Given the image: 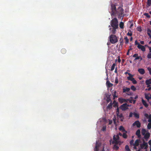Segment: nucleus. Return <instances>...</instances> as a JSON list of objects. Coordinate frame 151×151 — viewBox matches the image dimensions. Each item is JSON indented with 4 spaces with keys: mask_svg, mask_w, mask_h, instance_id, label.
Segmentation results:
<instances>
[{
    "mask_svg": "<svg viewBox=\"0 0 151 151\" xmlns=\"http://www.w3.org/2000/svg\"><path fill=\"white\" fill-rule=\"evenodd\" d=\"M110 25L112 27L111 30L112 33L115 34L116 32V29L118 28L119 24L118 19H112L110 22Z\"/></svg>",
    "mask_w": 151,
    "mask_h": 151,
    "instance_id": "nucleus-1",
    "label": "nucleus"
},
{
    "mask_svg": "<svg viewBox=\"0 0 151 151\" xmlns=\"http://www.w3.org/2000/svg\"><path fill=\"white\" fill-rule=\"evenodd\" d=\"M109 40L111 43L114 44L118 42V39L117 37L115 35H111L109 36Z\"/></svg>",
    "mask_w": 151,
    "mask_h": 151,
    "instance_id": "nucleus-2",
    "label": "nucleus"
},
{
    "mask_svg": "<svg viewBox=\"0 0 151 151\" xmlns=\"http://www.w3.org/2000/svg\"><path fill=\"white\" fill-rule=\"evenodd\" d=\"M116 115H117V116L120 119V121L121 122H123V121L124 117L123 116V114L122 113L120 114H119V108H117L116 109Z\"/></svg>",
    "mask_w": 151,
    "mask_h": 151,
    "instance_id": "nucleus-3",
    "label": "nucleus"
},
{
    "mask_svg": "<svg viewBox=\"0 0 151 151\" xmlns=\"http://www.w3.org/2000/svg\"><path fill=\"white\" fill-rule=\"evenodd\" d=\"M118 100L119 102L121 104H122L123 103H127L129 101L130 103H132V99L129 100L128 99H123L122 98H119Z\"/></svg>",
    "mask_w": 151,
    "mask_h": 151,
    "instance_id": "nucleus-4",
    "label": "nucleus"
},
{
    "mask_svg": "<svg viewBox=\"0 0 151 151\" xmlns=\"http://www.w3.org/2000/svg\"><path fill=\"white\" fill-rule=\"evenodd\" d=\"M129 106H130V105H129L125 103L123 104L121 106H120L119 108L120 109H122V110L124 111L126 109H128V107Z\"/></svg>",
    "mask_w": 151,
    "mask_h": 151,
    "instance_id": "nucleus-5",
    "label": "nucleus"
},
{
    "mask_svg": "<svg viewBox=\"0 0 151 151\" xmlns=\"http://www.w3.org/2000/svg\"><path fill=\"white\" fill-rule=\"evenodd\" d=\"M130 71L128 70L125 73V74L126 75H128V76L127 77V80L132 81V75L129 73Z\"/></svg>",
    "mask_w": 151,
    "mask_h": 151,
    "instance_id": "nucleus-6",
    "label": "nucleus"
},
{
    "mask_svg": "<svg viewBox=\"0 0 151 151\" xmlns=\"http://www.w3.org/2000/svg\"><path fill=\"white\" fill-rule=\"evenodd\" d=\"M140 123L139 121H136L133 123V127L136 126L137 128H140Z\"/></svg>",
    "mask_w": 151,
    "mask_h": 151,
    "instance_id": "nucleus-7",
    "label": "nucleus"
},
{
    "mask_svg": "<svg viewBox=\"0 0 151 151\" xmlns=\"http://www.w3.org/2000/svg\"><path fill=\"white\" fill-rule=\"evenodd\" d=\"M140 147L142 149H147L148 148V144L147 143H145V142H144L142 145L140 146Z\"/></svg>",
    "mask_w": 151,
    "mask_h": 151,
    "instance_id": "nucleus-8",
    "label": "nucleus"
},
{
    "mask_svg": "<svg viewBox=\"0 0 151 151\" xmlns=\"http://www.w3.org/2000/svg\"><path fill=\"white\" fill-rule=\"evenodd\" d=\"M137 47L138 49H140L143 52H144L145 50V47L141 44H139L138 45H137Z\"/></svg>",
    "mask_w": 151,
    "mask_h": 151,
    "instance_id": "nucleus-9",
    "label": "nucleus"
},
{
    "mask_svg": "<svg viewBox=\"0 0 151 151\" xmlns=\"http://www.w3.org/2000/svg\"><path fill=\"white\" fill-rule=\"evenodd\" d=\"M145 83L147 85V88L150 86V84H151V78L146 80L145 81Z\"/></svg>",
    "mask_w": 151,
    "mask_h": 151,
    "instance_id": "nucleus-10",
    "label": "nucleus"
},
{
    "mask_svg": "<svg viewBox=\"0 0 151 151\" xmlns=\"http://www.w3.org/2000/svg\"><path fill=\"white\" fill-rule=\"evenodd\" d=\"M138 72L140 74L143 75L145 73V70L143 68H139L138 70Z\"/></svg>",
    "mask_w": 151,
    "mask_h": 151,
    "instance_id": "nucleus-11",
    "label": "nucleus"
},
{
    "mask_svg": "<svg viewBox=\"0 0 151 151\" xmlns=\"http://www.w3.org/2000/svg\"><path fill=\"white\" fill-rule=\"evenodd\" d=\"M106 84L107 86L108 87V88L111 87L113 85V84L111 83H110L109 81H106Z\"/></svg>",
    "mask_w": 151,
    "mask_h": 151,
    "instance_id": "nucleus-12",
    "label": "nucleus"
},
{
    "mask_svg": "<svg viewBox=\"0 0 151 151\" xmlns=\"http://www.w3.org/2000/svg\"><path fill=\"white\" fill-rule=\"evenodd\" d=\"M130 90V88H123V93H128L129 92Z\"/></svg>",
    "mask_w": 151,
    "mask_h": 151,
    "instance_id": "nucleus-13",
    "label": "nucleus"
},
{
    "mask_svg": "<svg viewBox=\"0 0 151 151\" xmlns=\"http://www.w3.org/2000/svg\"><path fill=\"white\" fill-rule=\"evenodd\" d=\"M132 56L129 57L127 58V63L128 64H130L132 63Z\"/></svg>",
    "mask_w": 151,
    "mask_h": 151,
    "instance_id": "nucleus-14",
    "label": "nucleus"
},
{
    "mask_svg": "<svg viewBox=\"0 0 151 151\" xmlns=\"http://www.w3.org/2000/svg\"><path fill=\"white\" fill-rule=\"evenodd\" d=\"M142 103L143 104V105H144L145 107L147 108V107L148 106V104L147 103L146 101H145L142 98Z\"/></svg>",
    "mask_w": 151,
    "mask_h": 151,
    "instance_id": "nucleus-15",
    "label": "nucleus"
},
{
    "mask_svg": "<svg viewBox=\"0 0 151 151\" xmlns=\"http://www.w3.org/2000/svg\"><path fill=\"white\" fill-rule=\"evenodd\" d=\"M150 134L149 133H146L144 135V138L145 139H147L150 137Z\"/></svg>",
    "mask_w": 151,
    "mask_h": 151,
    "instance_id": "nucleus-16",
    "label": "nucleus"
},
{
    "mask_svg": "<svg viewBox=\"0 0 151 151\" xmlns=\"http://www.w3.org/2000/svg\"><path fill=\"white\" fill-rule=\"evenodd\" d=\"M113 139L114 140H119V137L118 135H117L116 136L114 135L113 137Z\"/></svg>",
    "mask_w": 151,
    "mask_h": 151,
    "instance_id": "nucleus-17",
    "label": "nucleus"
},
{
    "mask_svg": "<svg viewBox=\"0 0 151 151\" xmlns=\"http://www.w3.org/2000/svg\"><path fill=\"white\" fill-rule=\"evenodd\" d=\"M113 106L116 108L117 107V108H118V103L116 102L115 100H114L113 102Z\"/></svg>",
    "mask_w": 151,
    "mask_h": 151,
    "instance_id": "nucleus-18",
    "label": "nucleus"
},
{
    "mask_svg": "<svg viewBox=\"0 0 151 151\" xmlns=\"http://www.w3.org/2000/svg\"><path fill=\"white\" fill-rule=\"evenodd\" d=\"M119 131H122L123 132H125L126 131L124 128V127L122 126L120 127L119 128Z\"/></svg>",
    "mask_w": 151,
    "mask_h": 151,
    "instance_id": "nucleus-19",
    "label": "nucleus"
},
{
    "mask_svg": "<svg viewBox=\"0 0 151 151\" xmlns=\"http://www.w3.org/2000/svg\"><path fill=\"white\" fill-rule=\"evenodd\" d=\"M133 115L134 116V117L137 119L139 118V115L138 113L134 112L133 113Z\"/></svg>",
    "mask_w": 151,
    "mask_h": 151,
    "instance_id": "nucleus-20",
    "label": "nucleus"
},
{
    "mask_svg": "<svg viewBox=\"0 0 151 151\" xmlns=\"http://www.w3.org/2000/svg\"><path fill=\"white\" fill-rule=\"evenodd\" d=\"M139 145V140H137L135 141L134 144H133V146H138Z\"/></svg>",
    "mask_w": 151,
    "mask_h": 151,
    "instance_id": "nucleus-21",
    "label": "nucleus"
},
{
    "mask_svg": "<svg viewBox=\"0 0 151 151\" xmlns=\"http://www.w3.org/2000/svg\"><path fill=\"white\" fill-rule=\"evenodd\" d=\"M112 104L111 102L107 106V109H110L112 108Z\"/></svg>",
    "mask_w": 151,
    "mask_h": 151,
    "instance_id": "nucleus-22",
    "label": "nucleus"
},
{
    "mask_svg": "<svg viewBox=\"0 0 151 151\" xmlns=\"http://www.w3.org/2000/svg\"><path fill=\"white\" fill-rule=\"evenodd\" d=\"M99 146L97 145V143H96L95 147V148L94 149V151H99Z\"/></svg>",
    "mask_w": 151,
    "mask_h": 151,
    "instance_id": "nucleus-23",
    "label": "nucleus"
},
{
    "mask_svg": "<svg viewBox=\"0 0 151 151\" xmlns=\"http://www.w3.org/2000/svg\"><path fill=\"white\" fill-rule=\"evenodd\" d=\"M119 146L116 145H114L113 146V149L116 150H117L119 149Z\"/></svg>",
    "mask_w": 151,
    "mask_h": 151,
    "instance_id": "nucleus-24",
    "label": "nucleus"
},
{
    "mask_svg": "<svg viewBox=\"0 0 151 151\" xmlns=\"http://www.w3.org/2000/svg\"><path fill=\"white\" fill-rule=\"evenodd\" d=\"M136 135L138 137H140V130L139 129L137 130L136 133Z\"/></svg>",
    "mask_w": 151,
    "mask_h": 151,
    "instance_id": "nucleus-25",
    "label": "nucleus"
},
{
    "mask_svg": "<svg viewBox=\"0 0 151 151\" xmlns=\"http://www.w3.org/2000/svg\"><path fill=\"white\" fill-rule=\"evenodd\" d=\"M112 143L113 144H115L114 145H117L119 143V141L118 140H114L112 142Z\"/></svg>",
    "mask_w": 151,
    "mask_h": 151,
    "instance_id": "nucleus-26",
    "label": "nucleus"
},
{
    "mask_svg": "<svg viewBox=\"0 0 151 151\" xmlns=\"http://www.w3.org/2000/svg\"><path fill=\"white\" fill-rule=\"evenodd\" d=\"M151 5V0H147V6L148 7Z\"/></svg>",
    "mask_w": 151,
    "mask_h": 151,
    "instance_id": "nucleus-27",
    "label": "nucleus"
},
{
    "mask_svg": "<svg viewBox=\"0 0 151 151\" xmlns=\"http://www.w3.org/2000/svg\"><path fill=\"white\" fill-rule=\"evenodd\" d=\"M119 27L121 29H123L124 27V23L121 22L119 24Z\"/></svg>",
    "mask_w": 151,
    "mask_h": 151,
    "instance_id": "nucleus-28",
    "label": "nucleus"
},
{
    "mask_svg": "<svg viewBox=\"0 0 151 151\" xmlns=\"http://www.w3.org/2000/svg\"><path fill=\"white\" fill-rule=\"evenodd\" d=\"M123 133L122 134V137L124 138H126L127 137V135L126 134L127 131L125 132H123Z\"/></svg>",
    "mask_w": 151,
    "mask_h": 151,
    "instance_id": "nucleus-29",
    "label": "nucleus"
},
{
    "mask_svg": "<svg viewBox=\"0 0 151 151\" xmlns=\"http://www.w3.org/2000/svg\"><path fill=\"white\" fill-rule=\"evenodd\" d=\"M125 149L126 151H131L129 148V146L128 145L125 146Z\"/></svg>",
    "mask_w": 151,
    "mask_h": 151,
    "instance_id": "nucleus-30",
    "label": "nucleus"
},
{
    "mask_svg": "<svg viewBox=\"0 0 151 151\" xmlns=\"http://www.w3.org/2000/svg\"><path fill=\"white\" fill-rule=\"evenodd\" d=\"M132 50V46H130L129 47V49L128 51H127V55H129V52L130 51H131Z\"/></svg>",
    "mask_w": 151,
    "mask_h": 151,
    "instance_id": "nucleus-31",
    "label": "nucleus"
},
{
    "mask_svg": "<svg viewBox=\"0 0 151 151\" xmlns=\"http://www.w3.org/2000/svg\"><path fill=\"white\" fill-rule=\"evenodd\" d=\"M116 65V64L115 63H113L112 64V65L111 67V70L113 71L114 70L115 68V66Z\"/></svg>",
    "mask_w": 151,
    "mask_h": 151,
    "instance_id": "nucleus-32",
    "label": "nucleus"
},
{
    "mask_svg": "<svg viewBox=\"0 0 151 151\" xmlns=\"http://www.w3.org/2000/svg\"><path fill=\"white\" fill-rule=\"evenodd\" d=\"M66 52V50L65 48H62L61 50V52L63 54H65Z\"/></svg>",
    "mask_w": 151,
    "mask_h": 151,
    "instance_id": "nucleus-33",
    "label": "nucleus"
},
{
    "mask_svg": "<svg viewBox=\"0 0 151 151\" xmlns=\"http://www.w3.org/2000/svg\"><path fill=\"white\" fill-rule=\"evenodd\" d=\"M145 98L146 99L149 100L151 98V97H149L148 94H145Z\"/></svg>",
    "mask_w": 151,
    "mask_h": 151,
    "instance_id": "nucleus-34",
    "label": "nucleus"
},
{
    "mask_svg": "<svg viewBox=\"0 0 151 151\" xmlns=\"http://www.w3.org/2000/svg\"><path fill=\"white\" fill-rule=\"evenodd\" d=\"M124 40H125V43L126 44H127L129 42V39H128V38L127 37H124Z\"/></svg>",
    "mask_w": 151,
    "mask_h": 151,
    "instance_id": "nucleus-35",
    "label": "nucleus"
},
{
    "mask_svg": "<svg viewBox=\"0 0 151 151\" xmlns=\"http://www.w3.org/2000/svg\"><path fill=\"white\" fill-rule=\"evenodd\" d=\"M146 132V130L145 129H142V135H144L145 134V133Z\"/></svg>",
    "mask_w": 151,
    "mask_h": 151,
    "instance_id": "nucleus-36",
    "label": "nucleus"
},
{
    "mask_svg": "<svg viewBox=\"0 0 151 151\" xmlns=\"http://www.w3.org/2000/svg\"><path fill=\"white\" fill-rule=\"evenodd\" d=\"M127 35L129 36H132V32L130 31L127 34Z\"/></svg>",
    "mask_w": 151,
    "mask_h": 151,
    "instance_id": "nucleus-37",
    "label": "nucleus"
},
{
    "mask_svg": "<svg viewBox=\"0 0 151 151\" xmlns=\"http://www.w3.org/2000/svg\"><path fill=\"white\" fill-rule=\"evenodd\" d=\"M151 128V123H149L147 124V129H150Z\"/></svg>",
    "mask_w": 151,
    "mask_h": 151,
    "instance_id": "nucleus-38",
    "label": "nucleus"
},
{
    "mask_svg": "<svg viewBox=\"0 0 151 151\" xmlns=\"http://www.w3.org/2000/svg\"><path fill=\"white\" fill-rule=\"evenodd\" d=\"M151 35V30L149 29H147V35Z\"/></svg>",
    "mask_w": 151,
    "mask_h": 151,
    "instance_id": "nucleus-39",
    "label": "nucleus"
},
{
    "mask_svg": "<svg viewBox=\"0 0 151 151\" xmlns=\"http://www.w3.org/2000/svg\"><path fill=\"white\" fill-rule=\"evenodd\" d=\"M137 31H139V32H141L142 31V27H137Z\"/></svg>",
    "mask_w": 151,
    "mask_h": 151,
    "instance_id": "nucleus-40",
    "label": "nucleus"
},
{
    "mask_svg": "<svg viewBox=\"0 0 151 151\" xmlns=\"http://www.w3.org/2000/svg\"><path fill=\"white\" fill-rule=\"evenodd\" d=\"M115 83L116 84H118V78L117 77H116L115 80Z\"/></svg>",
    "mask_w": 151,
    "mask_h": 151,
    "instance_id": "nucleus-41",
    "label": "nucleus"
},
{
    "mask_svg": "<svg viewBox=\"0 0 151 151\" xmlns=\"http://www.w3.org/2000/svg\"><path fill=\"white\" fill-rule=\"evenodd\" d=\"M137 83V82L136 80L135 79V78H133V84H136Z\"/></svg>",
    "mask_w": 151,
    "mask_h": 151,
    "instance_id": "nucleus-42",
    "label": "nucleus"
},
{
    "mask_svg": "<svg viewBox=\"0 0 151 151\" xmlns=\"http://www.w3.org/2000/svg\"><path fill=\"white\" fill-rule=\"evenodd\" d=\"M146 16V17L148 18H149L150 17V15H149V14L147 13H145L144 14Z\"/></svg>",
    "mask_w": 151,
    "mask_h": 151,
    "instance_id": "nucleus-43",
    "label": "nucleus"
},
{
    "mask_svg": "<svg viewBox=\"0 0 151 151\" xmlns=\"http://www.w3.org/2000/svg\"><path fill=\"white\" fill-rule=\"evenodd\" d=\"M147 58H151V53H149L147 55Z\"/></svg>",
    "mask_w": 151,
    "mask_h": 151,
    "instance_id": "nucleus-44",
    "label": "nucleus"
},
{
    "mask_svg": "<svg viewBox=\"0 0 151 151\" xmlns=\"http://www.w3.org/2000/svg\"><path fill=\"white\" fill-rule=\"evenodd\" d=\"M144 115H145V116L146 118L148 119V118L149 115L148 114L146 113L144 114Z\"/></svg>",
    "mask_w": 151,
    "mask_h": 151,
    "instance_id": "nucleus-45",
    "label": "nucleus"
},
{
    "mask_svg": "<svg viewBox=\"0 0 151 151\" xmlns=\"http://www.w3.org/2000/svg\"><path fill=\"white\" fill-rule=\"evenodd\" d=\"M106 126L103 127L102 129V130L103 131H105L106 130Z\"/></svg>",
    "mask_w": 151,
    "mask_h": 151,
    "instance_id": "nucleus-46",
    "label": "nucleus"
},
{
    "mask_svg": "<svg viewBox=\"0 0 151 151\" xmlns=\"http://www.w3.org/2000/svg\"><path fill=\"white\" fill-rule=\"evenodd\" d=\"M137 56H138V54H135L134 55H133V57L134 58H136Z\"/></svg>",
    "mask_w": 151,
    "mask_h": 151,
    "instance_id": "nucleus-47",
    "label": "nucleus"
},
{
    "mask_svg": "<svg viewBox=\"0 0 151 151\" xmlns=\"http://www.w3.org/2000/svg\"><path fill=\"white\" fill-rule=\"evenodd\" d=\"M135 45H138L139 44H140L139 42H137V40H136L135 41Z\"/></svg>",
    "mask_w": 151,
    "mask_h": 151,
    "instance_id": "nucleus-48",
    "label": "nucleus"
},
{
    "mask_svg": "<svg viewBox=\"0 0 151 151\" xmlns=\"http://www.w3.org/2000/svg\"><path fill=\"white\" fill-rule=\"evenodd\" d=\"M147 70H149L150 74L151 75V68H147Z\"/></svg>",
    "mask_w": 151,
    "mask_h": 151,
    "instance_id": "nucleus-49",
    "label": "nucleus"
},
{
    "mask_svg": "<svg viewBox=\"0 0 151 151\" xmlns=\"http://www.w3.org/2000/svg\"><path fill=\"white\" fill-rule=\"evenodd\" d=\"M111 100L109 98H107V102L108 103Z\"/></svg>",
    "mask_w": 151,
    "mask_h": 151,
    "instance_id": "nucleus-50",
    "label": "nucleus"
},
{
    "mask_svg": "<svg viewBox=\"0 0 151 151\" xmlns=\"http://www.w3.org/2000/svg\"><path fill=\"white\" fill-rule=\"evenodd\" d=\"M136 88L134 86H133V91H136Z\"/></svg>",
    "mask_w": 151,
    "mask_h": 151,
    "instance_id": "nucleus-51",
    "label": "nucleus"
},
{
    "mask_svg": "<svg viewBox=\"0 0 151 151\" xmlns=\"http://www.w3.org/2000/svg\"><path fill=\"white\" fill-rule=\"evenodd\" d=\"M139 56H137V57L135 58V59L134 60H138V59H139Z\"/></svg>",
    "mask_w": 151,
    "mask_h": 151,
    "instance_id": "nucleus-52",
    "label": "nucleus"
},
{
    "mask_svg": "<svg viewBox=\"0 0 151 151\" xmlns=\"http://www.w3.org/2000/svg\"><path fill=\"white\" fill-rule=\"evenodd\" d=\"M132 117V112L130 113V114L129 115V117Z\"/></svg>",
    "mask_w": 151,
    "mask_h": 151,
    "instance_id": "nucleus-53",
    "label": "nucleus"
},
{
    "mask_svg": "<svg viewBox=\"0 0 151 151\" xmlns=\"http://www.w3.org/2000/svg\"><path fill=\"white\" fill-rule=\"evenodd\" d=\"M116 91H115L114 92V95H113V97H116Z\"/></svg>",
    "mask_w": 151,
    "mask_h": 151,
    "instance_id": "nucleus-54",
    "label": "nucleus"
},
{
    "mask_svg": "<svg viewBox=\"0 0 151 151\" xmlns=\"http://www.w3.org/2000/svg\"><path fill=\"white\" fill-rule=\"evenodd\" d=\"M149 144L150 145H151V140H150L148 142Z\"/></svg>",
    "mask_w": 151,
    "mask_h": 151,
    "instance_id": "nucleus-55",
    "label": "nucleus"
},
{
    "mask_svg": "<svg viewBox=\"0 0 151 151\" xmlns=\"http://www.w3.org/2000/svg\"><path fill=\"white\" fill-rule=\"evenodd\" d=\"M130 145L132 146V140H131L130 141Z\"/></svg>",
    "mask_w": 151,
    "mask_h": 151,
    "instance_id": "nucleus-56",
    "label": "nucleus"
},
{
    "mask_svg": "<svg viewBox=\"0 0 151 151\" xmlns=\"http://www.w3.org/2000/svg\"><path fill=\"white\" fill-rule=\"evenodd\" d=\"M140 44L143 45L144 44V42L143 41H141L140 42Z\"/></svg>",
    "mask_w": 151,
    "mask_h": 151,
    "instance_id": "nucleus-57",
    "label": "nucleus"
},
{
    "mask_svg": "<svg viewBox=\"0 0 151 151\" xmlns=\"http://www.w3.org/2000/svg\"><path fill=\"white\" fill-rule=\"evenodd\" d=\"M149 88H148L147 89V90L148 91H150L151 90V87L149 86Z\"/></svg>",
    "mask_w": 151,
    "mask_h": 151,
    "instance_id": "nucleus-58",
    "label": "nucleus"
},
{
    "mask_svg": "<svg viewBox=\"0 0 151 151\" xmlns=\"http://www.w3.org/2000/svg\"><path fill=\"white\" fill-rule=\"evenodd\" d=\"M148 122H150L149 123H151V119H149Z\"/></svg>",
    "mask_w": 151,
    "mask_h": 151,
    "instance_id": "nucleus-59",
    "label": "nucleus"
},
{
    "mask_svg": "<svg viewBox=\"0 0 151 151\" xmlns=\"http://www.w3.org/2000/svg\"><path fill=\"white\" fill-rule=\"evenodd\" d=\"M114 72L115 73H117V68H116Z\"/></svg>",
    "mask_w": 151,
    "mask_h": 151,
    "instance_id": "nucleus-60",
    "label": "nucleus"
},
{
    "mask_svg": "<svg viewBox=\"0 0 151 151\" xmlns=\"http://www.w3.org/2000/svg\"><path fill=\"white\" fill-rule=\"evenodd\" d=\"M119 135L120 136H122V133H119V135Z\"/></svg>",
    "mask_w": 151,
    "mask_h": 151,
    "instance_id": "nucleus-61",
    "label": "nucleus"
},
{
    "mask_svg": "<svg viewBox=\"0 0 151 151\" xmlns=\"http://www.w3.org/2000/svg\"><path fill=\"white\" fill-rule=\"evenodd\" d=\"M148 119H151V115L150 114L149 115Z\"/></svg>",
    "mask_w": 151,
    "mask_h": 151,
    "instance_id": "nucleus-62",
    "label": "nucleus"
},
{
    "mask_svg": "<svg viewBox=\"0 0 151 151\" xmlns=\"http://www.w3.org/2000/svg\"><path fill=\"white\" fill-rule=\"evenodd\" d=\"M112 121H110L109 122V125H110V124H111V123H112Z\"/></svg>",
    "mask_w": 151,
    "mask_h": 151,
    "instance_id": "nucleus-63",
    "label": "nucleus"
},
{
    "mask_svg": "<svg viewBox=\"0 0 151 151\" xmlns=\"http://www.w3.org/2000/svg\"><path fill=\"white\" fill-rule=\"evenodd\" d=\"M149 50L150 52H151V47H149Z\"/></svg>",
    "mask_w": 151,
    "mask_h": 151,
    "instance_id": "nucleus-64",
    "label": "nucleus"
}]
</instances>
